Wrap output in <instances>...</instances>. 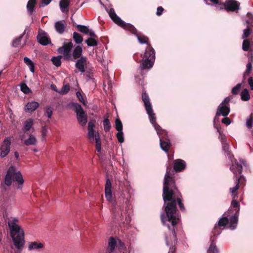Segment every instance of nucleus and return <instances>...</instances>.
Wrapping results in <instances>:
<instances>
[{"label":"nucleus","instance_id":"obj_1","mask_svg":"<svg viewBox=\"0 0 253 253\" xmlns=\"http://www.w3.org/2000/svg\"><path fill=\"white\" fill-rule=\"evenodd\" d=\"M163 198L166 215L161 216V221L171 231L175 240L176 239L175 227L180 221V214L177 209V204L182 211H185L183 203L182 196L175 184L173 177L170 175L168 168L165 175L163 184Z\"/></svg>","mask_w":253,"mask_h":253},{"label":"nucleus","instance_id":"obj_2","mask_svg":"<svg viewBox=\"0 0 253 253\" xmlns=\"http://www.w3.org/2000/svg\"><path fill=\"white\" fill-rule=\"evenodd\" d=\"M136 36L141 44L146 43L147 45L144 53L141 54L142 57L141 67L142 69H149L153 67L155 59V50L151 45L149 38L147 36L139 34L138 33Z\"/></svg>","mask_w":253,"mask_h":253},{"label":"nucleus","instance_id":"obj_3","mask_svg":"<svg viewBox=\"0 0 253 253\" xmlns=\"http://www.w3.org/2000/svg\"><path fill=\"white\" fill-rule=\"evenodd\" d=\"M18 220L14 218L8 222L10 234L15 248L19 251L23 248L24 241V231L17 224Z\"/></svg>","mask_w":253,"mask_h":253},{"label":"nucleus","instance_id":"obj_4","mask_svg":"<svg viewBox=\"0 0 253 253\" xmlns=\"http://www.w3.org/2000/svg\"><path fill=\"white\" fill-rule=\"evenodd\" d=\"M12 182H16V189H22L24 180L21 172L16 166H10L4 177V185L10 186Z\"/></svg>","mask_w":253,"mask_h":253},{"label":"nucleus","instance_id":"obj_5","mask_svg":"<svg viewBox=\"0 0 253 253\" xmlns=\"http://www.w3.org/2000/svg\"><path fill=\"white\" fill-rule=\"evenodd\" d=\"M108 13L111 19L118 26L125 30L129 31L134 35H137L138 31L137 29L132 25L129 23H126L123 21L118 15H117L113 8H110Z\"/></svg>","mask_w":253,"mask_h":253},{"label":"nucleus","instance_id":"obj_6","mask_svg":"<svg viewBox=\"0 0 253 253\" xmlns=\"http://www.w3.org/2000/svg\"><path fill=\"white\" fill-rule=\"evenodd\" d=\"M72 107L76 113L78 122L82 126H84L87 122V116L82 106L77 103H72Z\"/></svg>","mask_w":253,"mask_h":253},{"label":"nucleus","instance_id":"obj_7","mask_svg":"<svg viewBox=\"0 0 253 253\" xmlns=\"http://www.w3.org/2000/svg\"><path fill=\"white\" fill-rule=\"evenodd\" d=\"M141 98L143 102H144L145 108L146 112L149 116V119H151L152 120H153V119L154 120L155 114L153 112L152 106L150 101L149 96L146 92L144 89L143 90Z\"/></svg>","mask_w":253,"mask_h":253},{"label":"nucleus","instance_id":"obj_8","mask_svg":"<svg viewBox=\"0 0 253 253\" xmlns=\"http://www.w3.org/2000/svg\"><path fill=\"white\" fill-rule=\"evenodd\" d=\"M220 9L224 8L227 11L237 12L240 8V3L236 0H226L224 2L220 3Z\"/></svg>","mask_w":253,"mask_h":253},{"label":"nucleus","instance_id":"obj_9","mask_svg":"<svg viewBox=\"0 0 253 253\" xmlns=\"http://www.w3.org/2000/svg\"><path fill=\"white\" fill-rule=\"evenodd\" d=\"M230 99L227 97L221 102L218 106L217 110L216 113V117L222 115L224 117H226L229 114L230 109L229 107V102Z\"/></svg>","mask_w":253,"mask_h":253},{"label":"nucleus","instance_id":"obj_10","mask_svg":"<svg viewBox=\"0 0 253 253\" xmlns=\"http://www.w3.org/2000/svg\"><path fill=\"white\" fill-rule=\"evenodd\" d=\"M73 47V43L72 42L68 43L64 42L62 46L58 49V52L63 55L64 58L66 60H70L72 59L71 51Z\"/></svg>","mask_w":253,"mask_h":253},{"label":"nucleus","instance_id":"obj_11","mask_svg":"<svg viewBox=\"0 0 253 253\" xmlns=\"http://www.w3.org/2000/svg\"><path fill=\"white\" fill-rule=\"evenodd\" d=\"M150 121L151 123L154 126L155 129H156V130L157 131V133L159 136L160 140H162V139L164 140V139H167L169 138L167 131L165 129H163L156 123V116L154 117V120L153 119V120H152L151 119H150Z\"/></svg>","mask_w":253,"mask_h":253},{"label":"nucleus","instance_id":"obj_12","mask_svg":"<svg viewBox=\"0 0 253 253\" xmlns=\"http://www.w3.org/2000/svg\"><path fill=\"white\" fill-rule=\"evenodd\" d=\"M150 121L151 123L154 126L155 129H156V130L157 131V133L159 136L160 140H162V139L164 140V139H167L169 138L167 131L165 129H163L156 123V116L154 117V120L153 119V120H152L151 119H150Z\"/></svg>","mask_w":253,"mask_h":253},{"label":"nucleus","instance_id":"obj_13","mask_svg":"<svg viewBox=\"0 0 253 253\" xmlns=\"http://www.w3.org/2000/svg\"><path fill=\"white\" fill-rule=\"evenodd\" d=\"M229 223V220L227 217H223L220 218L218 221L217 224H215L213 230L212 231L213 236L216 237L217 235L220 234L221 229L220 227L223 226L225 227Z\"/></svg>","mask_w":253,"mask_h":253},{"label":"nucleus","instance_id":"obj_14","mask_svg":"<svg viewBox=\"0 0 253 253\" xmlns=\"http://www.w3.org/2000/svg\"><path fill=\"white\" fill-rule=\"evenodd\" d=\"M11 142L8 139H5L0 148V156L1 157H5L9 152Z\"/></svg>","mask_w":253,"mask_h":253},{"label":"nucleus","instance_id":"obj_15","mask_svg":"<svg viewBox=\"0 0 253 253\" xmlns=\"http://www.w3.org/2000/svg\"><path fill=\"white\" fill-rule=\"evenodd\" d=\"M87 59L86 56H82L81 58L77 59L75 67L82 73L85 72V66L87 64Z\"/></svg>","mask_w":253,"mask_h":253},{"label":"nucleus","instance_id":"obj_16","mask_svg":"<svg viewBox=\"0 0 253 253\" xmlns=\"http://www.w3.org/2000/svg\"><path fill=\"white\" fill-rule=\"evenodd\" d=\"M241 162L239 159V162L237 159H234V162H232V166L230 167V169L232 170L234 173L241 174L243 171V167Z\"/></svg>","mask_w":253,"mask_h":253},{"label":"nucleus","instance_id":"obj_17","mask_svg":"<svg viewBox=\"0 0 253 253\" xmlns=\"http://www.w3.org/2000/svg\"><path fill=\"white\" fill-rule=\"evenodd\" d=\"M105 195L106 199L108 201H112V184L111 180L108 178L106 180L105 186Z\"/></svg>","mask_w":253,"mask_h":253},{"label":"nucleus","instance_id":"obj_18","mask_svg":"<svg viewBox=\"0 0 253 253\" xmlns=\"http://www.w3.org/2000/svg\"><path fill=\"white\" fill-rule=\"evenodd\" d=\"M44 248V244L36 241L31 242L29 243L28 249L31 251H40Z\"/></svg>","mask_w":253,"mask_h":253},{"label":"nucleus","instance_id":"obj_19","mask_svg":"<svg viewBox=\"0 0 253 253\" xmlns=\"http://www.w3.org/2000/svg\"><path fill=\"white\" fill-rule=\"evenodd\" d=\"M83 53V48L80 45H77L75 47V48L74 49L73 51V53L72 55V59L70 60L71 61H75V60H77L81 57H82Z\"/></svg>","mask_w":253,"mask_h":253},{"label":"nucleus","instance_id":"obj_20","mask_svg":"<svg viewBox=\"0 0 253 253\" xmlns=\"http://www.w3.org/2000/svg\"><path fill=\"white\" fill-rule=\"evenodd\" d=\"M54 27L56 31L60 34L64 33L66 28V22L65 21H58L55 22Z\"/></svg>","mask_w":253,"mask_h":253},{"label":"nucleus","instance_id":"obj_21","mask_svg":"<svg viewBox=\"0 0 253 253\" xmlns=\"http://www.w3.org/2000/svg\"><path fill=\"white\" fill-rule=\"evenodd\" d=\"M95 127V121H90L88 123V137L89 139L94 140V135L96 134L94 131Z\"/></svg>","mask_w":253,"mask_h":253},{"label":"nucleus","instance_id":"obj_22","mask_svg":"<svg viewBox=\"0 0 253 253\" xmlns=\"http://www.w3.org/2000/svg\"><path fill=\"white\" fill-rule=\"evenodd\" d=\"M40 104L36 101L28 102L25 106V111L26 112L32 113L36 110L39 106Z\"/></svg>","mask_w":253,"mask_h":253},{"label":"nucleus","instance_id":"obj_23","mask_svg":"<svg viewBox=\"0 0 253 253\" xmlns=\"http://www.w3.org/2000/svg\"><path fill=\"white\" fill-rule=\"evenodd\" d=\"M38 42L43 45H46L51 42V41L48 37L43 34H39L37 36Z\"/></svg>","mask_w":253,"mask_h":253},{"label":"nucleus","instance_id":"obj_24","mask_svg":"<svg viewBox=\"0 0 253 253\" xmlns=\"http://www.w3.org/2000/svg\"><path fill=\"white\" fill-rule=\"evenodd\" d=\"M185 162L181 159H176L174 162L173 169L177 172L183 170L185 168Z\"/></svg>","mask_w":253,"mask_h":253},{"label":"nucleus","instance_id":"obj_25","mask_svg":"<svg viewBox=\"0 0 253 253\" xmlns=\"http://www.w3.org/2000/svg\"><path fill=\"white\" fill-rule=\"evenodd\" d=\"M238 211H236L234 215L230 218V228L234 230L236 228L238 220Z\"/></svg>","mask_w":253,"mask_h":253},{"label":"nucleus","instance_id":"obj_26","mask_svg":"<svg viewBox=\"0 0 253 253\" xmlns=\"http://www.w3.org/2000/svg\"><path fill=\"white\" fill-rule=\"evenodd\" d=\"M160 144L162 149L168 152L171 146L169 139L160 140Z\"/></svg>","mask_w":253,"mask_h":253},{"label":"nucleus","instance_id":"obj_27","mask_svg":"<svg viewBox=\"0 0 253 253\" xmlns=\"http://www.w3.org/2000/svg\"><path fill=\"white\" fill-rule=\"evenodd\" d=\"M117 244V242L115 239L111 237L110 238L108 242V247L106 250L107 253H111L113 252Z\"/></svg>","mask_w":253,"mask_h":253},{"label":"nucleus","instance_id":"obj_28","mask_svg":"<svg viewBox=\"0 0 253 253\" xmlns=\"http://www.w3.org/2000/svg\"><path fill=\"white\" fill-rule=\"evenodd\" d=\"M247 26V28L244 30L243 34L242 35V39H245L248 38L251 34L252 33L253 29V25L252 24H249V21H246Z\"/></svg>","mask_w":253,"mask_h":253},{"label":"nucleus","instance_id":"obj_29","mask_svg":"<svg viewBox=\"0 0 253 253\" xmlns=\"http://www.w3.org/2000/svg\"><path fill=\"white\" fill-rule=\"evenodd\" d=\"M37 4V0H29L27 4V9L28 12L32 14L34 10V7Z\"/></svg>","mask_w":253,"mask_h":253},{"label":"nucleus","instance_id":"obj_30","mask_svg":"<svg viewBox=\"0 0 253 253\" xmlns=\"http://www.w3.org/2000/svg\"><path fill=\"white\" fill-rule=\"evenodd\" d=\"M236 179L237 180V183L236 186L230 189L231 193H232L233 194H234L238 190L240 187L239 184L240 183H242V181L244 180V177L243 176H240V177H237Z\"/></svg>","mask_w":253,"mask_h":253},{"label":"nucleus","instance_id":"obj_31","mask_svg":"<svg viewBox=\"0 0 253 253\" xmlns=\"http://www.w3.org/2000/svg\"><path fill=\"white\" fill-rule=\"evenodd\" d=\"M207 253H219V250L216 247L213 240L211 242L209 248L207 251Z\"/></svg>","mask_w":253,"mask_h":253},{"label":"nucleus","instance_id":"obj_32","mask_svg":"<svg viewBox=\"0 0 253 253\" xmlns=\"http://www.w3.org/2000/svg\"><path fill=\"white\" fill-rule=\"evenodd\" d=\"M24 63L29 66L30 71L32 73L35 72V65L33 62L28 57H25L24 58Z\"/></svg>","mask_w":253,"mask_h":253},{"label":"nucleus","instance_id":"obj_33","mask_svg":"<svg viewBox=\"0 0 253 253\" xmlns=\"http://www.w3.org/2000/svg\"><path fill=\"white\" fill-rule=\"evenodd\" d=\"M241 98L243 101H247L250 99V94L249 90L245 88L241 93Z\"/></svg>","mask_w":253,"mask_h":253},{"label":"nucleus","instance_id":"obj_34","mask_svg":"<svg viewBox=\"0 0 253 253\" xmlns=\"http://www.w3.org/2000/svg\"><path fill=\"white\" fill-rule=\"evenodd\" d=\"M229 145L228 144H224L223 147L222 148L223 151L225 152V155L226 157L228 158H232L234 156L232 152L229 150Z\"/></svg>","mask_w":253,"mask_h":253},{"label":"nucleus","instance_id":"obj_35","mask_svg":"<svg viewBox=\"0 0 253 253\" xmlns=\"http://www.w3.org/2000/svg\"><path fill=\"white\" fill-rule=\"evenodd\" d=\"M76 27L77 28L78 30L79 31L85 35H88V34L89 33V29L88 27L86 26L82 25H77Z\"/></svg>","mask_w":253,"mask_h":253},{"label":"nucleus","instance_id":"obj_36","mask_svg":"<svg viewBox=\"0 0 253 253\" xmlns=\"http://www.w3.org/2000/svg\"><path fill=\"white\" fill-rule=\"evenodd\" d=\"M36 142V137L33 135H30L29 138L25 140L24 144L27 146H29L35 144Z\"/></svg>","mask_w":253,"mask_h":253},{"label":"nucleus","instance_id":"obj_37","mask_svg":"<svg viewBox=\"0 0 253 253\" xmlns=\"http://www.w3.org/2000/svg\"><path fill=\"white\" fill-rule=\"evenodd\" d=\"M97 39L93 38H89L85 40V42L88 46H94L97 45Z\"/></svg>","mask_w":253,"mask_h":253},{"label":"nucleus","instance_id":"obj_38","mask_svg":"<svg viewBox=\"0 0 253 253\" xmlns=\"http://www.w3.org/2000/svg\"><path fill=\"white\" fill-rule=\"evenodd\" d=\"M25 34V31L18 38H16L15 39H14L12 43V46L13 47H18L20 45L21 40L23 38V36H24V35Z\"/></svg>","mask_w":253,"mask_h":253},{"label":"nucleus","instance_id":"obj_39","mask_svg":"<svg viewBox=\"0 0 253 253\" xmlns=\"http://www.w3.org/2000/svg\"><path fill=\"white\" fill-rule=\"evenodd\" d=\"M33 125V120L31 119L26 120L24 125L25 132L29 131Z\"/></svg>","mask_w":253,"mask_h":253},{"label":"nucleus","instance_id":"obj_40","mask_svg":"<svg viewBox=\"0 0 253 253\" xmlns=\"http://www.w3.org/2000/svg\"><path fill=\"white\" fill-rule=\"evenodd\" d=\"M73 39L77 44L81 43L83 41V37L77 32H74Z\"/></svg>","mask_w":253,"mask_h":253},{"label":"nucleus","instance_id":"obj_41","mask_svg":"<svg viewBox=\"0 0 253 253\" xmlns=\"http://www.w3.org/2000/svg\"><path fill=\"white\" fill-rule=\"evenodd\" d=\"M103 125L104 126V130L106 132L109 131L111 128V125L110 122V121L108 118H105L103 122Z\"/></svg>","mask_w":253,"mask_h":253},{"label":"nucleus","instance_id":"obj_42","mask_svg":"<svg viewBox=\"0 0 253 253\" xmlns=\"http://www.w3.org/2000/svg\"><path fill=\"white\" fill-rule=\"evenodd\" d=\"M62 58L61 56H58L57 57H53L51 59V61L53 64L56 67H59L61 64V59Z\"/></svg>","mask_w":253,"mask_h":253},{"label":"nucleus","instance_id":"obj_43","mask_svg":"<svg viewBox=\"0 0 253 253\" xmlns=\"http://www.w3.org/2000/svg\"><path fill=\"white\" fill-rule=\"evenodd\" d=\"M251 44L248 39H245L243 41L242 48L244 51H247L249 50Z\"/></svg>","mask_w":253,"mask_h":253},{"label":"nucleus","instance_id":"obj_44","mask_svg":"<svg viewBox=\"0 0 253 253\" xmlns=\"http://www.w3.org/2000/svg\"><path fill=\"white\" fill-rule=\"evenodd\" d=\"M115 128L118 131H123V124L119 118L116 119Z\"/></svg>","mask_w":253,"mask_h":253},{"label":"nucleus","instance_id":"obj_45","mask_svg":"<svg viewBox=\"0 0 253 253\" xmlns=\"http://www.w3.org/2000/svg\"><path fill=\"white\" fill-rule=\"evenodd\" d=\"M70 88V87L69 84H64L58 92L61 94H66L69 92Z\"/></svg>","mask_w":253,"mask_h":253},{"label":"nucleus","instance_id":"obj_46","mask_svg":"<svg viewBox=\"0 0 253 253\" xmlns=\"http://www.w3.org/2000/svg\"><path fill=\"white\" fill-rule=\"evenodd\" d=\"M70 0H61L60 1V6L61 9L63 11V9L67 8L69 6Z\"/></svg>","mask_w":253,"mask_h":253},{"label":"nucleus","instance_id":"obj_47","mask_svg":"<svg viewBox=\"0 0 253 253\" xmlns=\"http://www.w3.org/2000/svg\"><path fill=\"white\" fill-rule=\"evenodd\" d=\"M242 87V84H238L235 86H234L231 91V92L234 95H237L241 90Z\"/></svg>","mask_w":253,"mask_h":253},{"label":"nucleus","instance_id":"obj_48","mask_svg":"<svg viewBox=\"0 0 253 253\" xmlns=\"http://www.w3.org/2000/svg\"><path fill=\"white\" fill-rule=\"evenodd\" d=\"M252 65L251 64V63H248L247 65V69H246V71L245 72L244 74V76H243V81H245V80L246 79V76H249L251 71H252Z\"/></svg>","mask_w":253,"mask_h":253},{"label":"nucleus","instance_id":"obj_49","mask_svg":"<svg viewBox=\"0 0 253 253\" xmlns=\"http://www.w3.org/2000/svg\"><path fill=\"white\" fill-rule=\"evenodd\" d=\"M21 90L25 94H28L31 92V90L27 84L25 83H23L20 85Z\"/></svg>","mask_w":253,"mask_h":253},{"label":"nucleus","instance_id":"obj_50","mask_svg":"<svg viewBox=\"0 0 253 253\" xmlns=\"http://www.w3.org/2000/svg\"><path fill=\"white\" fill-rule=\"evenodd\" d=\"M116 137L120 143H122L124 142V133L123 131H118V133L116 134Z\"/></svg>","mask_w":253,"mask_h":253},{"label":"nucleus","instance_id":"obj_51","mask_svg":"<svg viewBox=\"0 0 253 253\" xmlns=\"http://www.w3.org/2000/svg\"><path fill=\"white\" fill-rule=\"evenodd\" d=\"M231 207L235 209V211H238V213L239 212L240 205L238 201L233 200L231 202Z\"/></svg>","mask_w":253,"mask_h":253},{"label":"nucleus","instance_id":"obj_52","mask_svg":"<svg viewBox=\"0 0 253 253\" xmlns=\"http://www.w3.org/2000/svg\"><path fill=\"white\" fill-rule=\"evenodd\" d=\"M217 131L219 134V138L220 139V141L222 144V148L223 147L224 144H228L226 142V139L224 135H222L220 132V129L219 128H217Z\"/></svg>","mask_w":253,"mask_h":253},{"label":"nucleus","instance_id":"obj_53","mask_svg":"<svg viewBox=\"0 0 253 253\" xmlns=\"http://www.w3.org/2000/svg\"><path fill=\"white\" fill-rule=\"evenodd\" d=\"M253 114H251V115L250 116L249 118L247 121L246 125L248 128H251L253 126Z\"/></svg>","mask_w":253,"mask_h":253},{"label":"nucleus","instance_id":"obj_54","mask_svg":"<svg viewBox=\"0 0 253 253\" xmlns=\"http://www.w3.org/2000/svg\"><path fill=\"white\" fill-rule=\"evenodd\" d=\"M76 95L79 100L81 102H82L84 105H86V102L84 100V97L81 93L79 91H77L76 92Z\"/></svg>","mask_w":253,"mask_h":253},{"label":"nucleus","instance_id":"obj_55","mask_svg":"<svg viewBox=\"0 0 253 253\" xmlns=\"http://www.w3.org/2000/svg\"><path fill=\"white\" fill-rule=\"evenodd\" d=\"M46 114L47 115V117L49 119L51 118L52 115V109L51 107H48L46 109Z\"/></svg>","mask_w":253,"mask_h":253},{"label":"nucleus","instance_id":"obj_56","mask_svg":"<svg viewBox=\"0 0 253 253\" xmlns=\"http://www.w3.org/2000/svg\"><path fill=\"white\" fill-rule=\"evenodd\" d=\"M221 122L226 125H229L231 123V120L229 118L225 117V118L222 119Z\"/></svg>","mask_w":253,"mask_h":253},{"label":"nucleus","instance_id":"obj_57","mask_svg":"<svg viewBox=\"0 0 253 253\" xmlns=\"http://www.w3.org/2000/svg\"><path fill=\"white\" fill-rule=\"evenodd\" d=\"M164 10V9L162 6H159L157 9L156 15L159 16H161Z\"/></svg>","mask_w":253,"mask_h":253},{"label":"nucleus","instance_id":"obj_58","mask_svg":"<svg viewBox=\"0 0 253 253\" xmlns=\"http://www.w3.org/2000/svg\"><path fill=\"white\" fill-rule=\"evenodd\" d=\"M87 35L89 36L90 38H93L94 39H98V38L97 36L95 34V33L92 30H89V33Z\"/></svg>","mask_w":253,"mask_h":253},{"label":"nucleus","instance_id":"obj_59","mask_svg":"<svg viewBox=\"0 0 253 253\" xmlns=\"http://www.w3.org/2000/svg\"><path fill=\"white\" fill-rule=\"evenodd\" d=\"M248 84L250 86L251 89L253 90V77H250L248 79Z\"/></svg>","mask_w":253,"mask_h":253},{"label":"nucleus","instance_id":"obj_60","mask_svg":"<svg viewBox=\"0 0 253 253\" xmlns=\"http://www.w3.org/2000/svg\"><path fill=\"white\" fill-rule=\"evenodd\" d=\"M47 132V128L45 127V126L43 127L42 128V136L43 137H44L46 136Z\"/></svg>","mask_w":253,"mask_h":253},{"label":"nucleus","instance_id":"obj_61","mask_svg":"<svg viewBox=\"0 0 253 253\" xmlns=\"http://www.w3.org/2000/svg\"><path fill=\"white\" fill-rule=\"evenodd\" d=\"M94 138H95V139L96 143H99V142H101L100 139L99 134L98 133H96L94 135Z\"/></svg>","mask_w":253,"mask_h":253},{"label":"nucleus","instance_id":"obj_62","mask_svg":"<svg viewBox=\"0 0 253 253\" xmlns=\"http://www.w3.org/2000/svg\"><path fill=\"white\" fill-rule=\"evenodd\" d=\"M249 18V24H252V22H253V15L249 13L247 14Z\"/></svg>","mask_w":253,"mask_h":253},{"label":"nucleus","instance_id":"obj_63","mask_svg":"<svg viewBox=\"0 0 253 253\" xmlns=\"http://www.w3.org/2000/svg\"><path fill=\"white\" fill-rule=\"evenodd\" d=\"M51 0H42V3H43L44 5H48Z\"/></svg>","mask_w":253,"mask_h":253},{"label":"nucleus","instance_id":"obj_64","mask_svg":"<svg viewBox=\"0 0 253 253\" xmlns=\"http://www.w3.org/2000/svg\"><path fill=\"white\" fill-rule=\"evenodd\" d=\"M96 148L98 151H99L101 149V142L96 143Z\"/></svg>","mask_w":253,"mask_h":253}]
</instances>
